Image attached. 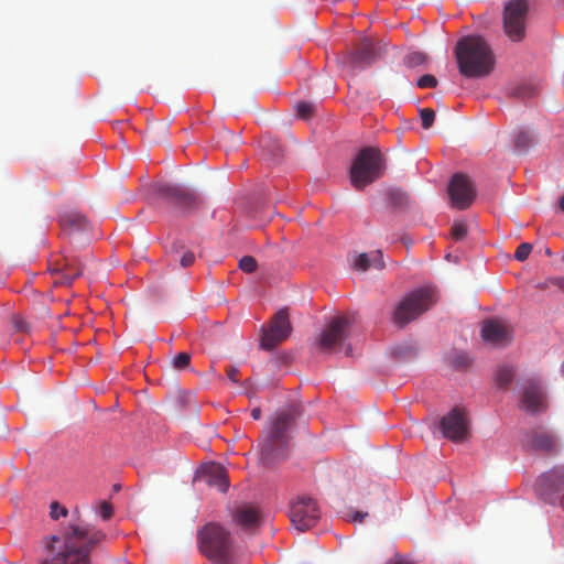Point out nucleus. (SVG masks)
Here are the masks:
<instances>
[{"label":"nucleus","mask_w":564,"mask_h":564,"mask_svg":"<svg viewBox=\"0 0 564 564\" xmlns=\"http://www.w3.org/2000/svg\"><path fill=\"white\" fill-rule=\"evenodd\" d=\"M73 516L76 518L63 529L62 536L44 538L47 556L41 561V564H91V550L104 542L107 535L82 520L77 508Z\"/></svg>","instance_id":"1"},{"label":"nucleus","mask_w":564,"mask_h":564,"mask_svg":"<svg viewBox=\"0 0 564 564\" xmlns=\"http://www.w3.org/2000/svg\"><path fill=\"white\" fill-rule=\"evenodd\" d=\"M455 57L462 75L468 78L488 76L495 67V55L480 35L462 37L455 46Z\"/></svg>","instance_id":"2"},{"label":"nucleus","mask_w":564,"mask_h":564,"mask_svg":"<svg viewBox=\"0 0 564 564\" xmlns=\"http://www.w3.org/2000/svg\"><path fill=\"white\" fill-rule=\"evenodd\" d=\"M300 415L296 406H291L276 415L265 438L261 442V459L267 466L283 459L289 447L288 430Z\"/></svg>","instance_id":"3"},{"label":"nucleus","mask_w":564,"mask_h":564,"mask_svg":"<svg viewBox=\"0 0 564 564\" xmlns=\"http://www.w3.org/2000/svg\"><path fill=\"white\" fill-rule=\"evenodd\" d=\"M386 171V159L377 148L366 147L359 151L349 170L351 185L360 191L379 180Z\"/></svg>","instance_id":"4"},{"label":"nucleus","mask_w":564,"mask_h":564,"mask_svg":"<svg viewBox=\"0 0 564 564\" xmlns=\"http://www.w3.org/2000/svg\"><path fill=\"white\" fill-rule=\"evenodd\" d=\"M436 301V291L433 288L416 289L398 303L392 314V322L402 328L429 311Z\"/></svg>","instance_id":"5"},{"label":"nucleus","mask_w":564,"mask_h":564,"mask_svg":"<svg viewBox=\"0 0 564 564\" xmlns=\"http://www.w3.org/2000/svg\"><path fill=\"white\" fill-rule=\"evenodd\" d=\"M200 552L217 563L228 564L232 549L229 531L218 523H208L198 532Z\"/></svg>","instance_id":"6"},{"label":"nucleus","mask_w":564,"mask_h":564,"mask_svg":"<svg viewBox=\"0 0 564 564\" xmlns=\"http://www.w3.org/2000/svg\"><path fill=\"white\" fill-rule=\"evenodd\" d=\"M529 2L527 0H510L505 4L502 28L512 42H521L525 37Z\"/></svg>","instance_id":"7"},{"label":"nucleus","mask_w":564,"mask_h":564,"mask_svg":"<svg viewBox=\"0 0 564 564\" xmlns=\"http://www.w3.org/2000/svg\"><path fill=\"white\" fill-rule=\"evenodd\" d=\"M155 193L165 203L181 210H191L197 208L200 204L196 193L177 184H159L155 187Z\"/></svg>","instance_id":"8"},{"label":"nucleus","mask_w":564,"mask_h":564,"mask_svg":"<svg viewBox=\"0 0 564 564\" xmlns=\"http://www.w3.org/2000/svg\"><path fill=\"white\" fill-rule=\"evenodd\" d=\"M535 489L544 501L552 505L560 501L564 496V466L554 467L541 475Z\"/></svg>","instance_id":"9"},{"label":"nucleus","mask_w":564,"mask_h":564,"mask_svg":"<svg viewBox=\"0 0 564 564\" xmlns=\"http://www.w3.org/2000/svg\"><path fill=\"white\" fill-rule=\"evenodd\" d=\"M291 332L292 326L289 321V313L285 308H282L272 317L269 329H262L261 348L264 350L274 349L290 336Z\"/></svg>","instance_id":"10"},{"label":"nucleus","mask_w":564,"mask_h":564,"mask_svg":"<svg viewBox=\"0 0 564 564\" xmlns=\"http://www.w3.org/2000/svg\"><path fill=\"white\" fill-rule=\"evenodd\" d=\"M440 427L446 438L456 443L466 441L469 435V420L466 411L458 406L452 409L442 417Z\"/></svg>","instance_id":"11"},{"label":"nucleus","mask_w":564,"mask_h":564,"mask_svg":"<svg viewBox=\"0 0 564 564\" xmlns=\"http://www.w3.org/2000/svg\"><path fill=\"white\" fill-rule=\"evenodd\" d=\"M319 519V509L316 502L306 497L299 498L290 508V520L294 528L301 532L313 528Z\"/></svg>","instance_id":"12"},{"label":"nucleus","mask_w":564,"mask_h":564,"mask_svg":"<svg viewBox=\"0 0 564 564\" xmlns=\"http://www.w3.org/2000/svg\"><path fill=\"white\" fill-rule=\"evenodd\" d=\"M349 325L350 321L347 317H334L318 337V348L322 351H332L347 338Z\"/></svg>","instance_id":"13"},{"label":"nucleus","mask_w":564,"mask_h":564,"mask_svg":"<svg viewBox=\"0 0 564 564\" xmlns=\"http://www.w3.org/2000/svg\"><path fill=\"white\" fill-rule=\"evenodd\" d=\"M448 193L455 208L466 209L475 198L476 191L469 177L464 174H455L449 183Z\"/></svg>","instance_id":"14"},{"label":"nucleus","mask_w":564,"mask_h":564,"mask_svg":"<svg viewBox=\"0 0 564 564\" xmlns=\"http://www.w3.org/2000/svg\"><path fill=\"white\" fill-rule=\"evenodd\" d=\"M481 337L486 343L507 346L512 340V327L503 319H487L481 326Z\"/></svg>","instance_id":"15"},{"label":"nucleus","mask_w":564,"mask_h":564,"mask_svg":"<svg viewBox=\"0 0 564 564\" xmlns=\"http://www.w3.org/2000/svg\"><path fill=\"white\" fill-rule=\"evenodd\" d=\"M521 406L531 413H538L546 409L545 395L541 383L536 379H528L523 383Z\"/></svg>","instance_id":"16"},{"label":"nucleus","mask_w":564,"mask_h":564,"mask_svg":"<svg viewBox=\"0 0 564 564\" xmlns=\"http://www.w3.org/2000/svg\"><path fill=\"white\" fill-rule=\"evenodd\" d=\"M235 523L245 531H254L262 522V516L258 507L243 503L238 506L232 514Z\"/></svg>","instance_id":"17"},{"label":"nucleus","mask_w":564,"mask_h":564,"mask_svg":"<svg viewBox=\"0 0 564 564\" xmlns=\"http://www.w3.org/2000/svg\"><path fill=\"white\" fill-rule=\"evenodd\" d=\"M524 445L529 449L552 453L556 448V438L543 430H533L525 435Z\"/></svg>","instance_id":"18"},{"label":"nucleus","mask_w":564,"mask_h":564,"mask_svg":"<svg viewBox=\"0 0 564 564\" xmlns=\"http://www.w3.org/2000/svg\"><path fill=\"white\" fill-rule=\"evenodd\" d=\"M348 62L355 67L370 65L376 58V51L369 39H362L357 48L349 53Z\"/></svg>","instance_id":"19"},{"label":"nucleus","mask_w":564,"mask_h":564,"mask_svg":"<svg viewBox=\"0 0 564 564\" xmlns=\"http://www.w3.org/2000/svg\"><path fill=\"white\" fill-rule=\"evenodd\" d=\"M206 474V482L208 486L218 488L219 491L226 492L229 487V481L225 468L219 465L212 463L204 468Z\"/></svg>","instance_id":"20"},{"label":"nucleus","mask_w":564,"mask_h":564,"mask_svg":"<svg viewBox=\"0 0 564 564\" xmlns=\"http://www.w3.org/2000/svg\"><path fill=\"white\" fill-rule=\"evenodd\" d=\"M167 257L171 263H178L182 268L192 265L195 261L193 251L180 242H173L167 250Z\"/></svg>","instance_id":"21"},{"label":"nucleus","mask_w":564,"mask_h":564,"mask_svg":"<svg viewBox=\"0 0 564 564\" xmlns=\"http://www.w3.org/2000/svg\"><path fill=\"white\" fill-rule=\"evenodd\" d=\"M534 138L528 131H520L514 140V147L520 153H525L533 144Z\"/></svg>","instance_id":"22"},{"label":"nucleus","mask_w":564,"mask_h":564,"mask_svg":"<svg viewBox=\"0 0 564 564\" xmlns=\"http://www.w3.org/2000/svg\"><path fill=\"white\" fill-rule=\"evenodd\" d=\"M62 224L64 226L80 229L86 225V218L78 213L72 212L62 217Z\"/></svg>","instance_id":"23"},{"label":"nucleus","mask_w":564,"mask_h":564,"mask_svg":"<svg viewBox=\"0 0 564 564\" xmlns=\"http://www.w3.org/2000/svg\"><path fill=\"white\" fill-rule=\"evenodd\" d=\"M513 377H514L513 369L509 366H502V367H499V369L497 371L496 380L499 386L507 387L508 384L511 383V381L513 380Z\"/></svg>","instance_id":"24"},{"label":"nucleus","mask_w":564,"mask_h":564,"mask_svg":"<svg viewBox=\"0 0 564 564\" xmlns=\"http://www.w3.org/2000/svg\"><path fill=\"white\" fill-rule=\"evenodd\" d=\"M171 364L176 370L187 369L191 365V354L182 351L172 358Z\"/></svg>","instance_id":"25"},{"label":"nucleus","mask_w":564,"mask_h":564,"mask_svg":"<svg viewBox=\"0 0 564 564\" xmlns=\"http://www.w3.org/2000/svg\"><path fill=\"white\" fill-rule=\"evenodd\" d=\"M295 109L300 118L310 119L315 111V106L307 101H300L296 104Z\"/></svg>","instance_id":"26"},{"label":"nucleus","mask_w":564,"mask_h":564,"mask_svg":"<svg viewBox=\"0 0 564 564\" xmlns=\"http://www.w3.org/2000/svg\"><path fill=\"white\" fill-rule=\"evenodd\" d=\"M451 236L454 240H463L467 236V225L465 221H455L452 225Z\"/></svg>","instance_id":"27"},{"label":"nucleus","mask_w":564,"mask_h":564,"mask_svg":"<svg viewBox=\"0 0 564 564\" xmlns=\"http://www.w3.org/2000/svg\"><path fill=\"white\" fill-rule=\"evenodd\" d=\"M238 267L246 273H252L257 269V260L251 256H245L239 260Z\"/></svg>","instance_id":"28"},{"label":"nucleus","mask_w":564,"mask_h":564,"mask_svg":"<svg viewBox=\"0 0 564 564\" xmlns=\"http://www.w3.org/2000/svg\"><path fill=\"white\" fill-rule=\"evenodd\" d=\"M420 117L422 120V127L424 129H430L434 123L435 112L431 108H423L420 110Z\"/></svg>","instance_id":"29"},{"label":"nucleus","mask_w":564,"mask_h":564,"mask_svg":"<svg viewBox=\"0 0 564 564\" xmlns=\"http://www.w3.org/2000/svg\"><path fill=\"white\" fill-rule=\"evenodd\" d=\"M371 267V258L368 253H360L354 261V268L358 271H367Z\"/></svg>","instance_id":"30"},{"label":"nucleus","mask_w":564,"mask_h":564,"mask_svg":"<svg viewBox=\"0 0 564 564\" xmlns=\"http://www.w3.org/2000/svg\"><path fill=\"white\" fill-rule=\"evenodd\" d=\"M531 251H532V245L528 243V242H523L520 246H518V248H517V250L514 252V258L518 261H524V260L528 259V257L530 256Z\"/></svg>","instance_id":"31"},{"label":"nucleus","mask_w":564,"mask_h":564,"mask_svg":"<svg viewBox=\"0 0 564 564\" xmlns=\"http://www.w3.org/2000/svg\"><path fill=\"white\" fill-rule=\"evenodd\" d=\"M50 516L53 520H58L61 517H66L68 511L62 507L57 501H53L50 506Z\"/></svg>","instance_id":"32"},{"label":"nucleus","mask_w":564,"mask_h":564,"mask_svg":"<svg viewBox=\"0 0 564 564\" xmlns=\"http://www.w3.org/2000/svg\"><path fill=\"white\" fill-rule=\"evenodd\" d=\"M452 364L457 369H464L470 366L471 359L467 354H457L453 358Z\"/></svg>","instance_id":"33"},{"label":"nucleus","mask_w":564,"mask_h":564,"mask_svg":"<svg viewBox=\"0 0 564 564\" xmlns=\"http://www.w3.org/2000/svg\"><path fill=\"white\" fill-rule=\"evenodd\" d=\"M417 86L420 88H434L437 86V79L435 76L426 74L419 78Z\"/></svg>","instance_id":"34"},{"label":"nucleus","mask_w":564,"mask_h":564,"mask_svg":"<svg viewBox=\"0 0 564 564\" xmlns=\"http://www.w3.org/2000/svg\"><path fill=\"white\" fill-rule=\"evenodd\" d=\"M113 508L108 501H102L99 506V514L102 520L107 521L112 517Z\"/></svg>","instance_id":"35"},{"label":"nucleus","mask_w":564,"mask_h":564,"mask_svg":"<svg viewBox=\"0 0 564 564\" xmlns=\"http://www.w3.org/2000/svg\"><path fill=\"white\" fill-rule=\"evenodd\" d=\"M12 324L18 332L28 333L30 330L29 323L21 316H14Z\"/></svg>","instance_id":"36"},{"label":"nucleus","mask_w":564,"mask_h":564,"mask_svg":"<svg viewBox=\"0 0 564 564\" xmlns=\"http://www.w3.org/2000/svg\"><path fill=\"white\" fill-rule=\"evenodd\" d=\"M425 61V57L422 53L414 52L408 55V63L411 66H417Z\"/></svg>","instance_id":"37"},{"label":"nucleus","mask_w":564,"mask_h":564,"mask_svg":"<svg viewBox=\"0 0 564 564\" xmlns=\"http://www.w3.org/2000/svg\"><path fill=\"white\" fill-rule=\"evenodd\" d=\"M371 267H375L376 269H383L384 268V261L383 256L381 251H376L371 257Z\"/></svg>","instance_id":"38"},{"label":"nucleus","mask_w":564,"mask_h":564,"mask_svg":"<svg viewBox=\"0 0 564 564\" xmlns=\"http://www.w3.org/2000/svg\"><path fill=\"white\" fill-rule=\"evenodd\" d=\"M239 369L235 366H228L226 368V375L228 377V379L234 382V383H238L239 382Z\"/></svg>","instance_id":"39"},{"label":"nucleus","mask_w":564,"mask_h":564,"mask_svg":"<svg viewBox=\"0 0 564 564\" xmlns=\"http://www.w3.org/2000/svg\"><path fill=\"white\" fill-rule=\"evenodd\" d=\"M516 95L519 97H532L535 95V89L532 87H520L517 89Z\"/></svg>","instance_id":"40"},{"label":"nucleus","mask_w":564,"mask_h":564,"mask_svg":"<svg viewBox=\"0 0 564 564\" xmlns=\"http://www.w3.org/2000/svg\"><path fill=\"white\" fill-rule=\"evenodd\" d=\"M386 564H412V563L409 562L408 560L397 555V556L390 558L389 561H387Z\"/></svg>","instance_id":"41"},{"label":"nucleus","mask_w":564,"mask_h":564,"mask_svg":"<svg viewBox=\"0 0 564 564\" xmlns=\"http://www.w3.org/2000/svg\"><path fill=\"white\" fill-rule=\"evenodd\" d=\"M552 284L564 291V278H554Z\"/></svg>","instance_id":"42"},{"label":"nucleus","mask_w":564,"mask_h":564,"mask_svg":"<svg viewBox=\"0 0 564 564\" xmlns=\"http://www.w3.org/2000/svg\"><path fill=\"white\" fill-rule=\"evenodd\" d=\"M251 417L253 420H259L261 417V409L260 408H253L251 410Z\"/></svg>","instance_id":"43"},{"label":"nucleus","mask_w":564,"mask_h":564,"mask_svg":"<svg viewBox=\"0 0 564 564\" xmlns=\"http://www.w3.org/2000/svg\"><path fill=\"white\" fill-rule=\"evenodd\" d=\"M367 516V513H362V512H356L352 517V521L354 522H361L362 519Z\"/></svg>","instance_id":"44"},{"label":"nucleus","mask_w":564,"mask_h":564,"mask_svg":"<svg viewBox=\"0 0 564 564\" xmlns=\"http://www.w3.org/2000/svg\"><path fill=\"white\" fill-rule=\"evenodd\" d=\"M560 208L562 212H564V195L560 198Z\"/></svg>","instance_id":"45"},{"label":"nucleus","mask_w":564,"mask_h":564,"mask_svg":"<svg viewBox=\"0 0 564 564\" xmlns=\"http://www.w3.org/2000/svg\"><path fill=\"white\" fill-rule=\"evenodd\" d=\"M80 273H82V271H80V270H78V271L73 275V278H75L76 275H80Z\"/></svg>","instance_id":"46"},{"label":"nucleus","mask_w":564,"mask_h":564,"mask_svg":"<svg viewBox=\"0 0 564 564\" xmlns=\"http://www.w3.org/2000/svg\"><path fill=\"white\" fill-rule=\"evenodd\" d=\"M545 252H546L547 256H551V250L550 249H546Z\"/></svg>","instance_id":"47"}]
</instances>
